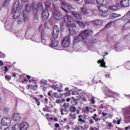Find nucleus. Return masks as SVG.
<instances>
[{"label": "nucleus", "mask_w": 130, "mask_h": 130, "mask_svg": "<svg viewBox=\"0 0 130 130\" xmlns=\"http://www.w3.org/2000/svg\"><path fill=\"white\" fill-rule=\"evenodd\" d=\"M59 21L60 22V27L61 29H64V27L67 26L70 31V34L73 35L77 33L76 31V28H77V25L74 22V19L73 17H60Z\"/></svg>", "instance_id": "obj_1"}, {"label": "nucleus", "mask_w": 130, "mask_h": 130, "mask_svg": "<svg viewBox=\"0 0 130 130\" xmlns=\"http://www.w3.org/2000/svg\"><path fill=\"white\" fill-rule=\"evenodd\" d=\"M93 33L94 31L92 29H85L82 30L78 36L75 37L73 41L74 43H79L80 41H82L87 44L88 37L93 35Z\"/></svg>", "instance_id": "obj_2"}, {"label": "nucleus", "mask_w": 130, "mask_h": 130, "mask_svg": "<svg viewBox=\"0 0 130 130\" xmlns=\"http://www.w3.org/2000/svg\"><path fill=\"white\" fill-rule=\"evenodd\" d=\"M58 34H59V28L57 25H55L53 27L52 39L50 40L51 41V44L50 45L51 47H56L58 45V41H56V38L58 37Z\"/></svg>", "instance_id": "obj_3"}, {"label": "nucleus", "mask_w": 130, "mask_h": 130, "mask_svg": "<svg viewBox=\"0 0 130 130\" xmlns=\"http://www.w3.org/2000/svg\"><path fill=\"white\" fill-rule=\"evenodd\" d=\"M22 6L20 5V1L16 0L13 5L12 12L14 13L13 17H20Z\"/></svg>", "instance_id": "obj_4"}, {"label": "nucleus", "mask_w": 130, "mask_h": 130, "mask_svg": "<svg viewBox=\"0 0 130 130\" xmlns=\"http://www.w3.org/2000/svg\"><path fill=\"white\" fill-rule=\"evenodd\" d=\"M70 103H64L62 106L61 109H60V112L61 115H63L64 114H67V113L70 112Z\"/></svg>", "instance_id": "obj_5"}, {"label": "nucleus", "mask_w": 130, "mask_h": 130, "mask_svg": "<svg viewBox=\"0 0 130 130\" xmlns=\"http://www.w3.org/2000/svg\"><path fill=\"white\" fill-rule=\"evenodd\" d=\"M42 42L44 45H49L50 44V39L49 37L43 33V31L41 32Z\"/></svg>", "instance_id": "obj_6"}, {"label": "nucleus", "mask_w": 130, "mask_h": 130, "mask_svg": "<svg viewBox=\"0 0 130 130\" xmlns=\"http://www.w3.org/2000/svg\"><path fill=\"white\" fill-rule=\"evenodd\" d=\"M71 43V37L69 35L64 37L61 42L62 46L63 47H69Z\"/></svg>", "instance_id": "obj_7"}, {"label": "nucleus", "mask_w": 130, "mask_h": 130, "mask_svg": "<svg viewBox=\"0 0 130 130\" xmlns=\"http://www.w3.org/2000/svg\"><path fill=\"white\" fill-rule=\"evenodd\" d=\"M12 122V119L11 118L4 117L2 119V125H10Z\"/></svg>", "instance_id": "obj_8"}, {"label": "nucleus", "mask_w": 130, "mask_h": 130, "mask_svg": "<svg viewBox=\"0 0 130 130\" xmlns=\"http://www.w3.org/2000/svg\"><path fill=\"white\" fill-rule=\"evenodd\" d=\"M125 46L124 45H121V44H116L114 47V50L116 51H121L125 49Z\"/></svg>", "instance_id": "obj_9"}, {"label": "nucleus", "mask_w": 130, "mask_h": 130, "mask_svg": "<svg viewBox=\"0 0 130 130\" xmlns=\"http://www.w3.org/2000/svg\"><path fill=\"white\" fill-rule=\"evenodd\" d=\"M123 111L125 113V118L126 119H130V107L123 109Z\"/></svg>", "instance_id": "obj_10"}, {"label": "nucleus", "mask_w": 130, "mask_h": 130, "mask_svg": "<svg viewBox=\"0 0 130 130\" xmlns=\"http://www.w3.org/2000/svg\"><path fill=\"white\" fill-rule=\"evenodd\" d=\"M129 1L130 0H121L120 2V5L124 8L129 7Z\"/></svg>", "instance_id": "obj_11"}, {"label": "nucleus", "mask_w": 130, "mask_h": 130, "mask_svg": "<svg viewBox=\"0 0 130 130\" xmlns=\"http://www.w3.org/2000/svg\"><path fill=\"white\" fill-rule=\"evenodd\" d=\"M20 130H27L29 128V124L26 122H22L20 124Z\"/></svg>", "instance_id": "obj_12"}, {"label": "nucleus", "mask_w": 130, "mask_h": 130, "mask_svg": "<svg viewBox=\"0 0 130 130\" xmlns=\"http://www.w3.org/2000/svg\"><path fill=\"white\" fill-rule=\"evenodd\" d=\"M13 119L14 121H20L21 120V117L19 113H14L13 114Z\"/></svg>", "instance_id": "obj_13"}, {"label": "nucleus", "mask_w": 130, "mask_h": 130, "mask_svg": "<svg viewBox=\"0 0 130 130\" xmlns=\"http://www.w3.org/2000/svg\"><path fill=\"white\" fill-rule=\"evenodd\" d=\"M80 10L82 13H83L85 16H87L90 14L89 10H87V8H86L85 7H81Z\"/></svg>", "instance_id": "obj_14"}, {"label": "nucleus", "mask_w": 130, "mask_h": 130, "mask_svg": "<svg viewBox=\"0 0 130 130\" xmlns=\"http://www.w3.org/2000/svg\"><path fill=\"white\" fill-rule=\"evenodd\" d=\"M77 98H78V99H80V100H81L82 101H84V102H86L87 101V98L83 94V93H80V94L76 96Z\"/></svg>", "instance_id": "obj_15"}, {"label": "nucleus", "mask_w": 130, "mask_h": 130, "mask_svg": "<svg viewBox=\"0 0 130 130\" xmlns=\"http://www.w3.org/2000/svg\"><path fill=\"white\" fill-rule=\"evenodd\" d=\"M37 9L41 11V12H43V11H44V7H43V4H42V2H39L37 5Z\"/></svg>", "instance_id": "obj_16"}, {"label": "nucleus", "mask_w": 130, "mask_h": 130, "mask_svg": "<svg viewBox=\"0 0 130 130\" xmlns=\"http://www.w3.org/2000/svg\"><path fill=\"white\" fill-rule=\"evenodd\" d=\"M93 23H94V25H96V26H101L103 24V21L101 20H93Z\"/></svg>", "instance_id": "obj_17"}, {"label": "nucleus", "mask_w": 130, "mask_h": 130, "mask_svg": "<svg viewBox=\"0 0 130 130\" xmlns=\"http://www.w3.org/2000/svg\"><path fill=\"white\" fill-rule=\"evenodd\" d=\"M113 91L110 90H108L107 92L106 93V96H107V97H110L111 98H113L114 96H113V94H114Z\"/></svg>", "instance_id": "obj_18"}, {"label": "nucleus", "mask_w": 130, "mask_h": 130, "mask_svg": "<svg viewBox=\"0 0 130 130\" xmlns=\"http://www.w3.org/2000/svg\"><path fill=\"white\" fill-rule=\"evenodd\" d=\"M83 117H84V116L82 115H79L78 116V121L80 122V124L86 122V121L83 119Z\"/></svg>", "instance_id": "obj_19"}, {"label": "nucleus", "mask_w": 130, "mask_h": 130, "mask_svg": "<svg viewBox=\"0 0 130 130\" xmlns=\"http://www.w3.org/2000/svg\"><path fill=\"white\" fill-rule=\"evenodd\" d=\"M13 18L14 19H17L18 24H22L23 22V18H22L21 17H13Z\"/></svg>", "instance_id": "obj_20"}, {"label": "nucleus", "mask_w": 130, "mask_h": 130, "mask_svg": "<svg viewBox=\"0 0 130 130\" xmlns=\"http://www.w3.org/2000/svg\"><path fill=\"white\" fill-rule=\"evenodd\" d=\"M21 125L20 123H16L14 126H12L13 130H21Z\"/></svg>", "instance_id": "obj_21"}, {"label": "nucleus", "mask_w": 130, "mask_h": 130, "mask_svg": "<svg viewBox=\"0 0 130 130\" xmlns=\"http://www.w3.org/2000/svg\"><path fill=\"white\" fill-rule=\"evenodd\" d=\"M32 10V6L31 5L27 4L25 6V10L27 13H30L31 12V10Z\"/></svg>", "instance_id": "obj_22"}, {"label": "nucleus", "mask_w": 130, "mask_h": 130, "mask_svg": "<svg viewBox=\"0 0 130 130\" xmlns=\"http://www.w3.org/2000/svg\"><path fill=\"white\" fill-rule=\"evenodd\" d=\"M92 119L95 120V122H97V121H99L101 119V118H99V116L97 114H94L92 116Z\"/></svg>", "instance_id": "obj_23"}, {"label": "nucleus", "mask_w": 130, "mask_h": 130, "mask_svg": "<svg viewBox=\"0 0 130 130\" xmlns=\"http://www.w3.org/2000/svg\"><path fill=\"white\" fill-rule=\"evenodd\" d=\"M76 23H77V24H78L79 26H80V27H81V28H82V29H84V28L86 27V25L83 22L77 21H76Z\"/></svg>", "instance_id": "obj_24"}, {"label": "nucleus", "mask_w": 130, "mask_h": 130, "mask_svg": "<svg viewBox=\"0 0 130 130\" xmlns=\"http://www.w3.org/2000/svg\"><path fill=\"white\" fill-rule=\"evenodd\" d=\"M69 117L70 119H72V120H74V119H76V118H77V114L75 113H70L69 114Z\"/></svg>", "instance_id": "obj_25"}, {"label": "nucleus", "mask_w": 130, "mask_h": 130, "mask_svg": "<svg viewBox=\"0 0 130 130\" xmlns=\"http://www.w3.org/2000/svg\"><path fill=\"white\" fill-rule=\"evenodd\" d=\"M42 17H49V13H48V11H44L42 13Z\"/></svg>", "instance_id": "obj_26"}, {"label": "nucleus", "mask_w": 130, "mask_h": 130, "mask_svg": "<svg viewBox=\"0 0 130 130\" xmlns=\"http://www.w3.org/2000/svg\"><path fill=\"white\" fill-rule=\"evenodd\" d=\"M45 6L47 8L50 9V7H51V2L49 1H46L45 2Z\"/></svg>", "instance_id": "obj_27"}, {"label": "nucleus", "mask_w": 130, "mask_h": 130, "mask_svg": "<svg viewBox=\"0 0 130 130\" xmlns=\"http://www.w3.org/2000/svg\"><path fill=\"white\" fill-rule=\"evenodd\" d=\"M82 112L83 113H89V112H90V109H89V107H86L83 108L82 109Z\"/></svg>", "instance_id": "obj_28"}, {"label": "nucleus", "mask_w": 130, "mask_h": 130, "mask_svg": "<svg viewBox=\"0 0 130 130\" xmlns=\"http://www.w3.org/2000/svg\"><path fill=\"white\" fill-rule=\"evenodd\" d=\"M52 88L53 89V90H57V91H58V92H59V93L62 92L63 91L62 89H60L58 88V85H53Z\"/></svg>", "instance_id": "obj_29"}, {"label": "nucleus", "mask_w": 130, "mask_h": 130, "mask_svg": "<svg viewBox=\"0 0 130 130\" xmlns=\"http://www.w3.org/2000/svg\"><path fill=\"white\" fill-rule=\"evenodd\" d=\"M70 94H71L72 95H76V96H79L81 93H79L78 91L71 90L70 91Z\"/></svg>", "instance_id": "obj_30"}, {"label": "nucleus", "mask_w": 130, "mask_h": 130, "mask_svg": "<svg viewBox=\"0 0 130 130\" xmlns=\"http://www.w3.org/2000/svg\"><path fill=\"white\" fill-rule=\"evenodd\" d=\"M84 2L87 5H93L96 2V0H85Z\"/></svg>", "instance_id": "obj_31"}, {"label": "nucleus", "mask_w": 130, "mask_h": 130, "mask_svg": "<svg viewBox=\"0 0 130 130\" xmlns=\"http://www.w3.org/2000/svg\"><path fill=\"white\" fill-rule=\"evenodd\" d=\"M62 16V14H61V13L59 12L58 11H56L54 13L53 17H61Z\"/></svg>", "instance_id": "obj_32"}, {"label": "nucleus", "mask_w": 130, "mask_h": 130, "mask_svg": "<svg viewBox=\"0 0 130 130\" xmlns=\"http://www.w3.org/2000/svg\"><path fill=\"white\" fill-rule=\"evenodd\" d=\"M40 84L41 86H47V81L45 80H41Z\"/></svg>", "instance_id": "obj_33"}, {"label": "nucleus", "mask_w": 130, "mask_h": 130, "mask_svg": "<svg viewBox=\"0 0 130 130\" xmlns=\"http://www.w3.org/2000/svg\"><path fill=\"white\" fill-rule=\"evenodd\" d=\"M98 63H101L100 66V67H101L102 68H105V62L104 61V60H99L98 61Z\"/></svg>", "instance_id": "obj_34"}, {"label": "nucleus", "mask_w": 130, "mask_h": 130, "mask_svg": "<svg viewBox=\"0 0 130 130\" xmlns=\"http://www.w3.org/2000/svg\"><path fill=\"white\" fill-rule=\"evenodd\" d=\"M110 10H111L112 11H117L118 10V6H112L109 7Z\"/></svg>", "instance_id": "obj_35"}, {"label": "nucleus", "mask_w": 130, "mask_h": 130, "mask_svg": "<svg viewBox=\"0 0 130 130\" xmlns=\"http://www.w3.org/2000/svg\"><path fill=\"white\" fill-rule=\"evenodd\" d=\"M74 105L73 106H70V110H69V111H70L71 112H76V110H77V109L76 108V107L74 106Z\"/></svg>", "instance_id": "obj_36"}, {"label": "nucleus", "mask_w": 130, "mask_h": 130, "mask_svg": "<svg viewBox=\"0 0 130 130\" xmlns=\"http://www.w3.org/2000/svg\"><path fill=\"white\" fill-rule=\"evenodd\" d=\"M84 129V127L81 125H76L74 128V130H82Z\"/></svg>", "instance_id": "obj_37"}, {"label": "nucleus", "mask_w": 130, "mask_h": 130, "mask_svg": "<svg viewBox=\"0 0 130 130\" xmlns=\"http://www.w3.org/2000/svg\"><path fill=\"white\" fill-rule=\"evenodd\" d=\"M108 12H107V11L105 10L102 12V17H108Z\"/></svg>", "instance_id": "obj_38"}, {"label": "nucleus", "mask_w": 130, "mask_h": 130, "mask_svg": "<svg viewBox=\"0 0 130 130\" xmlns=\"http://www.w3.org/2000/svg\"><path fill=\"white\" fill-rule=\"evenodd\" d=\"M9 111H10L9 108L5 107L3 109V112L4 114H8V113H9Z\"/></svg>", "instance_id": "obj_39"}, {"label": "nucleus", "mask_w": 130, "mask_h": 130, "mask_svg": "<svg viewBox=\"0 0 130 130\" xmlns=\"http://www.w3.org/2000/svg\"><path fill=\"white\" fill-rule=\"evenodd\" d=\"M106 7L104 6H100L98 7L99 10L100 12H103L104 9H106Z\"/></svg>", "instance_id": "obj_40"}, {"label": "nucleus", "mask_w": 130, "mask_h": 130, "mask_svg": "<svg viewBox=\"0 0 130 130\" xmlns=\"http://www.w3.org/2000/svg\"><path fill=\"white\" fill-rule=\"evenodd\" d=\"M112 23H113V21L110 22L106 24V25L105 26V28H106V29L110 28V26H111V25H112Z\"/></svg>", "instance_id": "obj_41"}, {"label": "nucleus", "mask_w": 130, "mask_h": 130, "mask_svg": "<svg viewBox=\"0 0 130 130\" xmlns=\"http://www.w3.org/2000/svg\"><path fill=\"white\" fill-rule=\"evenodd\" d=\"M72 103H73V105H77V104H78V99H73V101H72Z\"/></svg>", "instance_id": "obj_42"}, {"label": "nucleus", "mask_w": 130, "mask_h": 130, "mask_svg": "<svg viewBox=\"0 0 130 130\" xmlns=\"http://www.w3.org/2000/svg\"><path fill=\"white\" fill-rule=\"evenodd\" d=\"M37 13H38V9L37 8L33 9V14L34 16H36L37 15Z\"/></svg>", "instance_id": "obj_43"}, {"label": "nucleus", "mask_w": 130, "mask_h": 130, "mask_svg": "<svg viewBox=\"0 0 130 130\" xmlns=\"http://www.w3.org/2000/svg\"><path fill=\"white\" fill-rule=\"evenodd\" d=\"M125 68L127 70H130V62H126Z\"/></svg>", "instance_id": "obj_44"}, {"label": "nucleus", "mask_w": 130, "mask_h": 130, "mask_svg": "<svg viewBox=\"0 0 130 130\" xmlns=\"http://www.w3.org/2000/svg\"><path fill=\"white\" fill-rule=\"evenodd\" d=\"M8 7V1H5L3 3V8H7Z\"/></svg>", "instance_id": "obj_45"}, {"label": "nucleus", "mask_w": 130, "mask_h": 130, "mask_svg": "<svg viewBox=\"0 0 130 130\" xmlns=\"http://www.w3.org/2000/svg\"><path fill=\"white\" fill-rule=\"evenodd\" d=\"M5 79L7 81H11V80L12 79V77H11V76L6 75L5 76Z\"/></svg>", "instance_id": "obj_46"}, {"label": "nucleus", "mask_w": 130, "mask_h": 130, "mask_svg": "<svg viewBox=\"0 0 130 130\" xmlns=\"http://www.w3.org/2000/svg\"><path fill=\"white\" fill-rule=\"evenodd\" d=\"M62 10H63V11H64V12H65V13H66V15L67 17H71V15H69V11H68L67 10H66V9L62 8Z\"/></svg>", "instance_id": "obj_47"}, {"label": "nucleus", "mask_w": 130, "mask_h": 130, "mask_svg": "<svg viewBox=\"0 0 130 130\" xmlns=\"http://www.w3.org/2000/svg\"><path fill=\"white\" fill-rule=\"evenodd\" d=\"M96 3L98 5H102L104 3V0H96Z\"/></svg>", "instance_id": "obj_48"}, {"label": "nucleus", "mask_w": 130, "mask_h": 130, "mask_svg": "<svg viewBox=\"0 0 130 130\" xmlns=\"http://www.w3.org/2000/svg\"><path fill=\"white\" fill-rule=\"evenodd\" d=\"M22 15L23 17H28V14L27 13V11H23Z\"/></svg>", "instance_id": "obj_49"}, {"label": "nucleus", "mask_w": 130, "mask_h": 130, "mask_svg": "<svg viewBox=\"0 0 130 130\" xmlns=\"http://www.w3.org/2000/svg\"><path fill=\"white\" fill-rule=\"evenodd\" d=\"M118 16L120 17L121 16V14H117L116 13H112L111 14V17H118Z\"/></svg>", "instance_id": "obj_50"}, {"label": "nucleus", "mask_w": 130, "mask_h": 130, "mask_svg": "<svg viewBox=\"0 0 130 130\" xmlns=\"http://www.w3.org/2000/svg\"><path fill=\"white\" fill-rule=\"evenodd\" d=\"M113 95L114 96L113 98H115V97H119V94L114 92Z\"/></svg>", "instance_id": "obj_51"}, {"label": "nucleus", "mask_w": 130, "mask_h": 130, "mask_svg": "<svg viewBox=\"0 0 130 130\" xmlns=\"http://www.w3.org/2000/svg\"><path fill=\"white\" fill-rule=\"evenodd\" d=\"M43 111H46V112H48L49 111V107H45L43 109Z\"/></svg>", "instance_id": "obj_52"}, {"label": "nucleus", "mask_w": 130, "mask_h": 130, "mask_svg": "<svg viewBox=\"0 0 130 130\" xmlns=\"http://www.w3.org/2000/svg\"><path fill=\"white\" fill-rule=\"evenodd\" d=\"M53 96L55 98H58V97H59V95H58V93H57L56 92H54L53 93Z\"/></svg>", "instance_id": "obj_53"}, {"label": "nucleus", "mask_w": 130, "mask_h": 130, "mask_svg": "<svg viewBox=\"0 0 130 130\" xmlns=\"http://www.w3.org/2000/svg\"><path fill=\"white\" fill-rule=\"evenodd\" d=\"M94 99V96H93L92 99H90L91 103H92V104H95V100Z\"/></svg>", "instance_id": "obj_54"}, {"label": "nucleus", "mask_w": 130, "mask_h": 130, "mask_svg": "<svg viewBox=\"0 0 130 130\" xmlns=\"http://www.w3.org/2000/svg\"><path fill=\"white\" fill-rule=\"evenodd\" d=\"M89 128V125L85 124L84 125L83 129H88Z\"/></svg>", "instance_id": "obj_55"}, {"label": "nucleus", "mask_w": 130, "mask_h": 130, "mask_svg": "<svg viewBox=\"0 0 130 130\" xmlns=\"http://www.w3.org/2000/svg\"><path fill=\"white\" fill-rule=\"evenodd\" d=\"M88 121L90 124H92V123H94V120H93V119H89Z\"/></svg>", "instance_id": "obj_56"}, {"label": "nucleus", "mask_w": 130, "mask_h": 130, "mask_svg": "<svg viewBox=\"0 0 130 130\" xmlns=\"http://www.w3.org/2000/svg\"><path fill=\"white\" fill-rule=\"evenodd\" d=\"M4 57H6V55L5 54H3L2 53H0V58H3Z\"/></svg>", "instance_id": "obj_57"}, {"label": "nucleus", "mask_w": 130, "mask_h": 130, "mask_svg": "<svg viewBox=\"0 0 130 130\" xmlns=\"http://www.w3.org/2000/svg\"><path fill=\"white\" fill-rule=\"evenodd\" d=\"M38 17H34V21L35 22V23H38Z\"/></svg>", "instance_id": "obj_58"}, {"label": "nucleus", "mask_w": 130, "mask_h": 130, "mask_svg": "<svg viewBox=\"0 0 130 130\" xmlns=\"http://www.w3.org/2000/svg\"><path fill=\"white\" fill-rule=\"evenodd\" d=\"M4 130H13V127L12 126H9L4 129Z\"/></svg>", "instance_id": "obj_59"}, {"label": "nucleus", "mask_w": 130, "mask_h": 130, "mask_svg": "<svg viewBox=\"0 0 130 130\" xmlns=\"http://www.w3.org/2000/svg\"><path fill=\"white\" fill-rule=\"evenodd\" d=\"M61 103V100L57 99L56 100V103H57V104H59V103Z\"/></svg>", "instance_id": "obj_60"}, {"label": "nucleus", "mask_w": 130, "mask_h": 130, "mask_svg": "<svg viewBox=\"0 0 130 130\" xmlns=\"http://www.w3.org/2000/svg\"><path fill=\"white\" fill-rule=\"evenodd\" d=\"M22 18L23 19L24 22H27V21H28V17H24Z\"/></svg>", "instance_id": "obj_61"}, {"label": "nucleus", "mask_w": 130, "mask_h": 130, "mask_svg": "<svg viewBox=\"0 0 130 130\" xmlns=\"http://www.w3.org/2000/svg\"><path fill=\"white\" fill-rule=\"evenodd\" d=\"M48 19V17H42V20H43L44 21H46Z\"/></svg>", "instance_id": "obj_62"}, {"label": "nucleus", "mask_w": 130, "mask_h": 130, "mask_svg": "<svg viewBox=\"0 0 130 130\" xmlns=\"http://www.w3.org/2000/svg\"><path fill=\"white\" fill-rule=\"evenodd\" d=\"M121 122V118L117 120V124H119Z\"/></svg>", "instance_id": "obj_63"}, {"label": "nucleus", "mask_w": 130, "mask_h": 130, "mask_svg": "<svg viewBox=\"0 0 130 130\" xmlns=\"http://www.w3.org/2000/svg\"><path fill=\"white\" fill-rule=\"evenodd\" d=\"M126 17H130V10L126 14Z\"/></svg>", "instance_id": "obj_64"}]
</instances>
